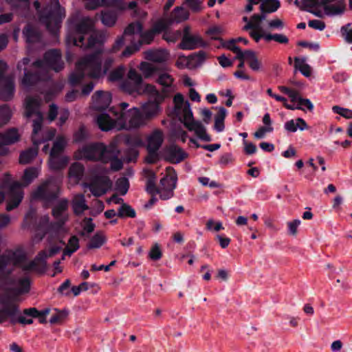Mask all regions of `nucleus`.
Returning <instances> with one entry per match:
<instances>
[{
  "label": "nucleus",
  "instance_id": "f257e3e1",
  "mask_svg": "<svg viewBox=\"0 0 352 352\" xmlns=\"http://www.w3.org/2000/svg\"><path fill=\"white\" fill-rule=\"evenodd\" d=\"M23 265H28L24 254L19 251L8 252L0 256V287L6 292L18 296L30 291V281L26 276L13 274L16 266L23 271Z\"/></svg>",
  "mask_w": 352,
  "mask_h": 352
},
{
  "label": "nucleus",
  "instance_id": "f03ea898",
  "mask_svg": "<svg viewBox=\"0 0 352 352\" xmlns=\"http://www.w3.org/2000/svg\"><path fill=\"white\" fill-rule=\"evenodd\" d=\"M129 106L126 102H121L109 110L108 113H100L96 119L99 128L104 131L112 129L129 131L144 126L141 111L136 107L128 109Z\"/></svg>",
  "mask_w": 352,
  "mask_h": 352
},
{
  "label": "nucleus",
  "instance_id": "7ed1b4c3",
  "mask_svg": "<svg viewBox=\"0 0 352 352\" xmlns=\"http://www.w3.org/2000/svg\"><path fill=\"white\" fill-rule=\"evenodd\" d=\"M39 173L40 169L38 168L31 167L25 169L22 177V183L12 181L9 174L3 175L1 179V187L8 188L6 208L7 211H11L19 206L23 198L22 188L28 186L38 176Z\"/></svg>",
  "mask_w": 352,
  "mask_h": 352
},
{
  "label": "nucleus",
  "instance_id": "20e7f679",
  "mask_svg": "<svg viewBox=\"0 0 352 352\" xmlns=\"http://www.w3.org/2000/svg\"><path fill=\"white\" fill-rule=\"evenodd\" d=\"M113 63V59H107L104 63V69H102L101 58L98 54L85 57L76 63L75 72L69 76V83L72 86L80 84L85 75L93 78H99L106 74Z\"/></svg>",
  "mask_w": 352,
  "mask_h": 352
},
{
  "label": "nucleus",
  "instance_id": "39448f33",
  "mask_svg": "<svg viewBox=\"0 0 352 352\" xmlns=\"http://www.w3.org/2000/svg\"><path fill=\"white\" fill-rule=\"evenodd\" d=\"M174 113L184 126L201 140L210 141L206 129L199 121H195L188 101L185 100L181 94H177L173 98Z\"/></svg>",
  "mask_w": 352,
  "mask_h": 352
},
{
  "label": "nucleus",
  "instance_id": "423d86ee",
  "mask_svg": "<svg viewBox=\"0 0 352 352\" xmlns=\"http://www.w3.org/2000/svg\"><path fill=\"white\" fill-rule=\"evenodd\" d=\"M36 10L41 11V20L47 30L56 34L60 26L61 21L65 16V10L61 8L58 0H37L34 2Z\"/></svg>",
  "mask_w": 352,
  "mask_h": 352
},
{
  "label": "nucleus",
  "instance_id": "0eeeda50",
  "mask_svg": "<svg viewBox=\"0 0 352 352\" xmlns=\"http://www.w3.org/2000/svg\"><path fill=\"white\" fill-rule=\"evenodd\" d=\"M41 104V99L38 97H27L25 102V115L27 118L34 116L33 120L32 142L35 146L41 143L52 140L56 135V130L50 129L46 131L42 138H38V134L41 131L43 116L38 111Z\"/></svg>",
  "mask_w": 352,
  "mask_h": 352
},
{
  "label": "nucleus",
  "instance_id": "6e6552de",
  "mask_svg": "<svg viewBox=\"0 0 352 352\" xmlns=\"http://www.w3.org/2000/svg\"><path fill=\"white\" fill-rule=\"evenodd\" d=\"M71 25L74 29V33H69L66 38L68 45L83 47L85 39L84 35L93 31L94 21L90 18L84 17L76 22L74 19L70 21Z\"/></svg>",
  "mask_w": 352,
  "mask_h": 352
},
{
  "label": "nucleus",
  "instance_id": "1a4fd4ad",
  "mask_svg": "<svg viewBox=\"0 0 352 352\" xmlns=\"http://www.w3.org/2000/svg\"><path fill=\"white\" fill-rule=\"evenodd\" d=\"M106 146L102 143L89 144L83 146L74 153L77 160L107 161Z\"/></svg>",
  "mask_w": 352,
  "mask_h": 352
},
{
  "label": "nucleus",
  "instance_id": "9d476101",
  "mask_svg": "<svg viewBox=\"0 0 352 352\" xmlns=\"http://www.w3.org/2000/svg\"><path fill=\"white\" fill-rule=\"evenodd\" d=\"M58 192V183L53 179H49L41 184V185L32 192V197L35 199H41L48 202L56 198Z\"/></svg>",
  "mask_w": 352,
  "mask_h": 352
},
{
  "label": "nucleus",
  "instance_id": "9b49d317",
  "mask_svg": "<svg viewBox=\"0 0 352 352\" xmlns=\"http://www.w3.org/2000/svg\"><path fill=\"white\" fill-rule=\"evenodd\" d=\"M142 82V76L135 69L131 68L127 73L126 79L120 82V88L124 92L136 97L141 91Z\"/></svg>",
  "mask_w": 352,
  "mask_h": 352
},
{
  "label": "nucleus",
  "instance_id": "f8f14e48",
  "mask_svg": "<svg viewBox=\"0 0 352 352\" xmlns=\"http://www.w3.org/2000/svg\"><path fill=\"white\" fill-rule=\"evenodd\" d=\"M34 65L40 70H48L52 69L55 72L60 71L63 67V62L61 60V55L58 50H50L44 55L43 60H38Z\"/></svg>",
  "mask_w": 352,
  "mask_h": 352
},
{
  "label": "nucleus",
  "instance_id": "ddd939ff",
  "mask_svg": "<svg viewBox=\"0 0 352 352\" xmlns=\"http://www.w3.org/2000/svg\"><path fill=\"white\" fill-rule=\"evenodd\" d=\"M177 177L170 168H167V174L160 179L157 194L162 199H168L173 196V190L176 187Z\"/></svg>",
  "mask_w": 352,
  "mask_h": 352
},
{
  "label": "nucleus",
  "instance_id": "4468645a",
  "mask_svg": "<svg viewBox=\"0 0 352 352\" xmlns=\"http://www.w3.org/2000/svg\"><path fill=\"white\" fill-rule=\"evenodd\" d=\"M143 30L142 24L139 22L131 23L124 29L123 35L117 38L114 45L111 48L113 52H117L124 45V41L128 40L130 42H133L134 36L142 32Z\"/></svg>",
  "mask_w": 352,
  "mask_h": 352
},
{
  "label": "nucleus",
  "instance_id": "2eb2a0df",
  "mask_svg": "<svg viewBox=\"0 0 352 352\" xmlns=\"http://www.w3.org/2000/svg\"><path fill=\"white\" fill-rule=\"evenodd\" d=\"M61 250L60 247L54 245L51 247L49 250H45L41 252L36 258L34 261H30L28 262V265H23V268L27 271H39L40 267L39 265L42 267L45 266V263L44 261L50 257L54 256L56 254H58Z\"/></svg>",
  "mask_w": 352,
  "mask_h": 352
},
{
  "label": "nucleus",
  "instance_id": "dca6fc26",
  "mask_svg": "<svg viewBox=\"0 0 352 352\" xmlns=\"http://www.w3.org/2000/svg\"><path fill=\"white\" fill-rule=\"evenodd\" d=\"M265 19V14L252 15L248 23L243 27L244 30H250V36L258 43L261 38H263L265 33L261 28L262 21Z\"/></svg>",
  "mask_w": 352,
  "mask_h": 352
},
{
  "label": "nucleus",
  "instance_id": "f3484780",
  "mask_svg": "<svg viewBox=\"0 0 352 352\" xmlns=\"http://www.w3.org/2000/svg\"><path fill=\"white\" fill-rule=\"evenodd\" d=\"M111 186L112 183L107 176L96 177L89 184H83V186L89 188L92 195L95 197H100L105 194L111 188Z\"/></svg>",
  "mask_w": 352,
  "mask_h": 352
},
{
  "label": "nucleus",
  "instance_id": "a211bd4d",
  "mask_svg": "<svg viewBox=\"0 0 352 352\" xmlns=\"http://www.w3.org/2000/svg\"><path fill=\"white\" fill-rule=\"evenodd\" d=\"M164 140V134L160 129H155L147 134L145 146L148 153H157Z\"/></svg>",
  "mask_w": 352,
  "mask_h": 352
},
{
  "label": "nucleus",
  "instance_id": "6ab92c4d",
  "mask_svg": "<svg viewBox=\"0 0 352 352\" xmlns=\"http://www.w3.org/2000/svg\"><path fill=\"white\" fill-rule=\"evenodd\" d=\"M0 305H3L0 309V324L6 322L9 318L12 323H15V318L19 312L18 307L15 304L8 302L3 296L0 297Z\"/></svg>",
  "mask_w": 352,
  "mask_h": 352
},
{
  "label": "nucleus",
  "instance_id": "aec40b11",
  "mask_svg": "<svg viewBox=\"0 0 352 352\" xmlns=\"http://www.w3.org/2000/svg\"><path fill=\"white\" fill-rule=\"evenodd\" d=\"M207 43L198 34L182 36L179 47L182 50H192L199 47H205Z\"/></svg>",
  "mask_w": 352,
  "mask_h": 352
},
{
  "label": "nucleus",
  "instance_id": "412c9836",
  "mask_svg": "<svg viewBox=\"0 0 352 352\" xmlns=\"http://www.w3.org/2000/svg\"><path fill=\"white\" fill-rule=\"evenodd\" d=\"M111 102V95L108 91H97L92 96L93 108L98 111L106 109Z\"/></svg>",
  "mask_w": 352,
  "mask_h": 352
},
{
  "label": "nucleus",
  "instance_id": "4be33fe9",
  "mask_svg": "<svg viewBox=\"0 0 352 352\" xmlns=\"http://www.w3.org/2000/svg\"><path fill=\"white\" fill-rule=\"evenodd\" d=\"M160 100H154L153 102H148L144 103L142 106V116L144 118L145 124L147 121L157 116L160 112L159 102Z\"/></svg>",
  "mask_w": 352,
  "mask_h": 352
},
{
  "label": "nucleus",
  "instance_id": "5701e85b",
  "mask_svg": "<svg viewBox=\"0 0 352 352\" xmlns=\"http://www.w3.org/2000/svg\"><path fill=\"white\" fill-rule=\"evenodd\" d=\"M22 133L16 128H10L8 130L0 133V138L2 139V143L7 145L14 144L21 140Z\"/></svg>",
  "mask_w": 352,
  "mask_h": 352
},
{
  "label": "nucleus",
  "instance_id": "b1692460",
  "mask_svg": "<svg viewBox=\"0 0 352 352\" xmlns=\"http://www.w3.org/2000/svg\"><path fill=\"white\" fill-rule=\"evenodd\" d=\"M144 57L150 61L164 63L168 59L169 53L164 49L150 50L144 52Z\"/></svg>",
  "mask_w": 352,
  "mask_h": 352
},
{
  "label": "nucleus",
  "instance_id": "393cba45",
  "mask_svg": "<svg viewBox=\"0 0 352 352\" xmlns=\"http://www.w3.org/2000/svg\"><path fill=\"white\" fill-rule=\"evenodd\" d=\"M67 207L68 201L67 199H62L52 210L53 216L60 224H63L67 220V214H66Z\"/></svg>",
  "mask_w": 352,
  "mask_h": 352
},
{
  "label": "nucleus",
  "instance_id": "a878e982",
  "mask_svg": "<svg viewBox=\"0 0 352 352\" xmlns=\"http://www.w3.org/2000/svg\"><path fill=\"white\" fill-rule=\"evenodd\" d=\"M84 166L78 162L73 163L68 172L69 182L74 184H77L82 179L84 175Z\"/></svg>",
  "mask_w": 352,
  "mask_h": 352
},
{
  "label": "nucleus",
  "instance_id": "bb28decb",
  "mask_svg": "<svg viewBox=\"0 0 352 352\" xmlns=\"http://www.w3.org/2000/svg\"><path fill=\"white\" fill-rule=\"evenodd\" d=\"M69 162V157L65 155H54L49 157L48 166L50 169L59 170L63 169Z\"/></svg>",
  "mask_w": 352,
  "mask_h": 352
},
{
  "label": "nucleus",
  "instance_id": "cd10ccee",
  "mask_svg": "<svg viewBox=\"0 0 352 352\" xmlns=\"http://www.w3.org/2000/svg\"><path fill=\"white\" fill-rule=\"evenodd\" d=\"M14 82L10 78L3 79L0 82V97L5 100H10L14 94Z\"/></svg>",
  "mask_w": 352,
  "mask_h": 352
},
{
  "label": "nucleus",
  "instance_id": "c85d7f7f",
  "mask_svg": "<svg viewBox=\"0 0 352 352\" xmlns=\"http://www.w3.org/2000/svg\"><path fill=\"white\" fill-rule=\"evenodd\" d=\"M168 158L172 163H179L187 157V154L177 146H170L168 150Z\"/></svg>",
  "mask_w": 352,
  "mask_h": 352
},
{
  "label": "nucleus",
  "instance_id": "c756f323",
  "mask_svg": "<svg viewBox=\"0 0 352 352\" xmlns=\"http://www.w3.org/2000/svg\"><path fill=\"white\" fill-rule=\"evenodd\" d=\"M285 129L290 133H295L298 129L304 131L308 129L306 122L300 118L287 121L284 124Z\"/></svg>",
  "mask_w": 352,
  "mask_h": 352
},
{
  "label": "nucleus",
  "instance_id": "7c9ffc66",
  "mask_svg": "<svg viewBox=\"0 0 352 352\" xmlns=\"http://www.w3.org/2000/svg\"><path fill=\"white\" fill-rule=\"evenodd\" d=\"M141 91L140 93H138V96L141 95H147L151 98H153L154 100H162V98L159 93V91L156 89L154 85L143 83V81L142 82V85L140 87Z\"/></svg>",
  "mask_w": 352,
  "mask_h": 352
},
{
  "label": "nucleus",
  "instance_id": "2f4dec72",
  "mask_svg": "<svg viewBox=\"0 0 352 352\" xmlns=\"http://www.w3.org/2000/svg\"><path fill=\"white\" fill-rule=\"evenodd\" d=\"M23 34L28 43L38 42L41 38V33L38 29L30 24L25 28Z\"/></svg>",
  "mask_w": 352,
  "mask_h": 352
},
{
  "label": "nucleus",
  "instance_id": "473e14b6",
  "mask_svg": "<svg viewBox=\"0 0 352 352\" xmlns=\"http://www.w3.org/2000/svg\"><path fill=\"white\" fill-rule=\"evenodd\" d=\"M324 6V13L327 15H337L342 14L346 7L344 0H339L333 4H325Z\"/></svg>",
  "mask_w": 352,
  "mask_h": 352
},
{
  "label": "nucleus",
  "instance_id": "72a5a7b5",
  "mask_svg": "<svg viewBox=\"0 0 352 352\" xmlns=\"http://www.w3.org/2000/svg\"><path fill=\"white\" fill-rule=\"evenodd\" d=\"M246 58V61L253 71H259L261 69V63L258 59L254 52L252 50H245L243 52V54L241 58Z\"/></svg>",
  "mask_w": 352,
  "mask_h": 352
},
{
  "label": "nucleus",
  "instance_id": "f704fd0d",
  "mask_svg": "<svg viewBox=\"0 0 352 352\" xmlns=\"http://www.w3.org/2000/svg\"><path fill=\"white\" fill-rule=\"evenodd\" d=\"M50 309L49 308L44 309L41 311L34 307L24 309V314L27 316L37 318H38L39 322L42 324H45L47 322L46 316L50 314Z\"/></svg>",
  "mask_w": 352,
  "mask_h": 352
},
{
  "label": "nucleus",
  "instance_id": "c9c22d12",
  "mask_svg": "<svg viewBox=\"0 0 352 352\" xmlns=\"http://www.w3.org/2000/svg\"><path fill=\"white\" fill-rule=\"evenodd\" d=\"M72 207L75 214H80L88 209L85 199L83 195L79 194L74 196L72 200Z\"/></svg>",
  "mask_w": 352,
  "mask_h": 352
},
{
  "label": "nucleus",
  "instance_id": "e433bc0d",
  "mask_svg": "<svg viewBox=\"0 0 352 352\" xmlns=\"http://www.w3.org/2000/svg\"><path fill=\"white\" fill-rule=\"evenodd\" d=\"M67 141L63 135H58L56 137L53 143L52 148L50 153V155H61L62 152L66 147Z\"/></svg>",
  "mask_w": 352,
  "mask_h": 352
},
{
  "label": "nucleus",
  "instance_id": "4c0bfd02",
  "mask_svg": "<svg viewBox=\"0 0 352 352\" xmlns=\"http://www.w3.org/2000/svg\"><path fill=\"white\" fill-rule=\"evenodd\" d=\"M188 12L182 7H176L172 14L171 18L169 20L170 24L172 23H180L186 20L188 18Z\"/></svg>",
  "mask_w": 352,
  "mask_h": 352
},
{
  "label": "nucleus",
  "instance_id": "58836bf2",
  "mask_svg": "<svg viewBox=\"0 0 352 352\" xmlns=\"http://www.w3.org/2000/svg\"><path fill=\"white\" fill-rule=\"evenodd\" d=\"M37 154L38 146L24 151L19 155V163L21 164H29L36 157Z\"/></svg>",
  "mask_w": 352,
  "mask_h": 352
},
{
  "label": "nucleus",
  "instance_id": "ea45409f",
  "mask_svg": "<svg viewBox=\"0 0 352 352\" xmlns=\"http://www.w3.org/2000/svg\"><path fill=\"white\" fill-rule=\"evenodd\" d=\"M68 316L67 310H58L54 309L50 319V322L52 324H61L64 322Z\"/></svg>",
  "mask_w": 352,
  "mask_h": 352
},
{
  "label": "nucleus",
  "instance_id": "a19ab883",
  "mask_svg": "<svg viewBox=\"0 0 352 352\" xmlns=\"http://www.w3.org/2000/svg\"><path fill=\"white\" fill-rule=\"evenodd\" d=\"M294 67L296 69L299 70L302 75L306 77H309L311 75V67L306 63V59L305 58H294Z\"/></svg>",
  "mask_w": 352,
  "mask_h": 352
},
{
  "label": "nucleus",
  "instance_id": "79ce46f5",
  "mask_svg": "<svg viewBox=\"0 0 352 352\" xmlns=\"http://www.w3.org/2000/svg\"><path fill=\"white\" fill-rule=\"evenodd\" d=\"M79 248L78 239L76 236H72L67 243V245L63 251V256L62 260L65 258V255L71 256Z\"/></svg>",
  "mask_w": 352,
  "mask_h": 352
},
{
  "label": "nucleus",
  "instance_id": "37998d69",
  "mask_svg": "<svg viewBox=\"0 0 352 352\" xmlns=\"http://www.w3.org/2000/svg\"><path fill=\"white\" fill-rule=\"evenodd\" d=\"M106 241V237L102 232H98L91 239L87 248L94 249L100 248Z\"/></svg>",
  "mask_w": 352,
  "mask_h": 352
},
{
  "label": "nucleus",
  "instance_id": "c03bdc74",
  "mask_svg": "<svg viewBox=\"0 0 352 352\" xmlns=\"http://www.w3.org/2000/svg\"><path fill=\"white\" fill-rule=\"evenodd\" d=\"M126 73V68L123 65H120L113 69L108 76V79L111 82L122 81L124 75Z\"/></svg>",
  "mask_w": 352,
  "mask_h": 352
},
{
  "label": "nucleus",
  "instance_id": "a18cd8bd",
  "mask_svg": "<svg viewBox=\"0 0 352 352\" xmlns=\"http://www.w3.org/2000/svg\"><path fill=\"white\" fill-rule=\"evenodd\" d=\"M226 116V110L223 107L219 108V112L217 115L215 116L214 120V128L215 129L221 132L224 129V119Z\"/></svg>",
  "mask_w": 352,
  "mask_h": 352
},
{
  "label": "nucleus",
  "instance_id": "49530a36",
  "mask_svg": "<svg viewBox=\"0 0 352 352\" xmlns=\"http://www.w3.org/2000/svg\"><path fill=\"white\" fill-rule=\"evenodd\" d=\"M118 216L121 218H133L135 217V211L129 205L122 204L118 210Z\"/></svg>",
  "mask_w": 352,
  "mask_h": 352
},
{
  "label": "nucleus",
  "instance_id": "de8ad7c7",
  "mask_svg": "<svg viewBox=\"0 0 352 352\" xmlns=\"http://www.w3.org/2000/svg\"><path fill=\"white\" fill-rule=\"evenodd\" d=\"M117 20V15L110 11L102 12L101 13V21L106 26H113Z\"/></svg>",
  "mask_w": 352,
  "mask_h": 352
},
{
  "label": "nucleus",
  "instance_id": "09e8293b",
  "mask_svg": "<svg viewBox=\"0 0 352 352\" xmlns=\"http://www.w3.org/2000/svg\"><path fill=\"white\" fill-rule=\"evenodd\" d=\"M280 6L278 0H266L261 5V10L267 12H275Z\"/></svg>",
  "mask_w": 352,
  "mask_h": 352
},
{
  "label": "nucleus",
  "instance_id": "8fccbe9b",
  "mask_svg": "<svg viewBox=\"0 0 352 352\" xmlns=\"http://www.w3.org/2000/svg\"><path fill=\"white\" fill-rule=\"evenodd\" d=\"M170 25L169 20L160 19L154 23L151 30L157 35L166 30Z\"/></svg>",
  "mask_w": 352,
  "mask_h": 352
},
{
  "label": "nucleus",
  "instance_id": "3c124183",
  "mask_svg": "<svg viewBox=\"0 0 352 352\" xmlns=\"http://www.w3.org/2000/svg\"><path fill=\"white\" fill-rule=\"evenodd\" d=\"M263 38L267 42L274 40L276 42L282 44H286L289 41L288 38L282 34H265Z\"/></svg>",
  "mask_w": 352,
  "mask_h": 352
},
{
  "label": "nucleus",
  "instance_id": "603ef678",
  "mask_svg": "<svg viewBox=\"0 0 352 352\" xmlns=\"http://www.w3.org/2000/svg\"><path fill=\"white\" fill-rule=\"evenodd\" d=\"M155 35L156 34L153 32L151 29L144 32H141L140 35V39L139 41V45L142 43L150 44L153 41Z\"/></svg>",
  "mask_w": 352,
  "mask_h": 352
},
{
  "label": "nucleus",
  "instance_id": "864d4df0",
  "mask_svg": "<svg viewBox=\"0 0 352 352\" xmlns=\"http://www.w3.org/2000/svg\"><path fill=\"white\" fill-rule=\"evenodd\" d=\"M236 40H230L224 45V47L236 54L235 58H241L243 52L236 45Z\"/></svg>",
  "mask_w": 352,
  "mask_h": 352
},
{
  "label": "nucleus",
  "instance_id": "5fc2aeb1",
  "mask_svg": "<svg viewBox=\"0 0 352 352\" xmlns=\"http://www.w3.org/2000/svg\"><path fill=\"white\" fill-rule=\"evenodd\" d=\"M129 186V181L126 178H120L116 182V190L122 195L127 192Z\"/></svg>",
  "mask_w": 352,
  "mask_h": 352
},
{
  "label": "nucleus",
  "instance_id": "6e6d98bb",
  "mask_svg": "<svg viewBox=\"0 0 352 352\" xmlns=\"http://www.w3.org/2000/svg\"><path fill=\"white\" fill-rule=\"evenodd\" d=\"M181 36V32L177 31H165L163 34V39L168 43H175Z\"/></svg>",
  "mask_w": 352,
  "mask_h": 352
},
{
  "label": "nucleus",
  "instance_id": "4d7b16f0",
  "mask_svg": "<svg viewBox=\"0 0 352 352\" xmlns=\"http://www.w3.org/2000/svg\"><path fill=\"white\" fill-rule=\"evenodd\" d=\"M140 69L145 78H149L155 72V67L151 63L143 62L140 64Z\"/></svg>",
  "mask_w": 352,
  "mask_h": 352
},
{
  "label": "nucleus",
  "instance_id": "13d9d810",
  "mask_svg": "<svg viewBox=\"0 0 352 352\" xmlns=\"http://www.w3.org/2000/svg\"><path fill=\"white\" fill-rule=\"evenodd\" d=\"M11 115V110L9 107L4 106L0 108V126L9 121Z\"/></svg>",
  "mask_w": 352,
  "mask_h": 352
},
{
  "label": "nucleus",
  "instance_id": "bf43d9fd",
  "mask_svg": "<svg viewBox=\"0 0 352 352\" xmlns=\"http://www.w3.org/2000/svg\"><path fill=\"white\" fill-rule=\"evenodd\" d=\"M157 82L165 87H170L173 82V78L168 73H162L159 76Z\"/></svg>",
  "mask_w": 352,
  "mask_h": 352
},
{
  "label": "nucleus",
  "instance_id": "052dcab7",
  "mask_svg": "<svg viewBox=\"0 0 352 352\" xmlns=\"http://www.w3.org/2000/svg\"><path fill=\"white\" fill-rule=\"evenodd\" d=\"M285 23L283 21L279 18H274L267 22V28L270 30H281L284 28Z\"/></svg>",
  "mask_w": 352,
  "mask_h": 352
},
{
  "label": "nucleus",
  "instance_id": "680f3d73",
  "mask_svg": "<svg viewBox=\"0 0 352 352\" xmlns=\"http://www.w3.org/2000/svg\"><path fill=\"white\" fill-rule=\"evenodd\" d=\"M106 148L105 156L107 157V160H108L119 152L117 148V140L112 141L107 147L106 146Z\"/></svg>",
  "mask_w": 352,
  "mask_h": 352
},
{
  "label": "nucleus",
  "instance_id": "e2e57ef3",
  "mask_svg": "<svg viewBox=\"0 0 352 352\" xmlns=\"http://www.w3.org/2000/svg\"><path fill=\"white\" fill-rule=\"evenodd\" d=\"M333 112L340 115L346 119H351L352 118V109H345L339 106H333L332 108Z\"/></svg>",
  "mask_w": 352,
  "mask_h": 352
},
{
  "label": "nucleus",
  "instance_id": "0e129e2a",
  "mask_svg": "<svg viewBox=\"0 0 352 352\" xmlns=\"http://www.w3.org/2000/svg\"><path fill=\"white\" fill-rule=\"evenodd\" d=\"M223 29L222 27L213 26L208 29L206 33L212 39L217 40L219 39V36L223 33Z\"/></svg>",
  "mask_w": 352,
  "mask_h": 352
},
{
  "label": "nucleus",
  "instance_id": "69168bd1",
  "mask_svg": "<svg viewBox=\"0 0 352 352\" xmlns=\"http://www.w3.org/2000/svg\"><path fill=\"white\" fill-rule=\"evenodd\" d=\"M148 256L153 261L160 260L162 258V253L158 244H155L151 249Z\"/></svg>",
  "mask_w": 352,
  "mask_h": 352
},
{
  "label": "nucleus",
  "instance_id": "338daca9",
  "mask_svg": "<svg viewBox=\"0 0 352 352\" xmlns=\"http://www.w3.org/2000/svg\"><path fill=\"white\" fill-rule=\"evenodd\" d=\"M300 220L295 219L292 221L287 222L289 234L292 236H296L297 234V228L300 225Z\"/></svg>",
  "mask_w": 352,
  "mask_h": 352
},
{
  "label": "nucleus",
  "instance_id": "774afa93",
  "mask_svg": "<svg viewBox=\"0 0 352 352\" xmlns=\"http://www.w3.org/2000/svg\"><path fill=\"white\" fill-rule=\"evenodd\" d=\"M87 136V131L84 126H81L75 133L74 140L75 142H79L85 139Z\"/></svg>",
  "mask_w": 352,
  "mask_h": 352
}]
</instances>
